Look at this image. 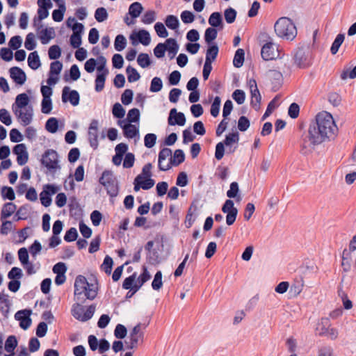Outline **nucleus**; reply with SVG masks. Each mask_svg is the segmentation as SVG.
<instances>
[{
    "instance_id": "f257e3e1",
    "label": "nucleus",
    "mask_w": 356,
    "mask_h": 356,
    "mask_svg": "<svg viewBox=\"0 0 356 356\" xmlns=\"http://www.w3.org/2000/svg\"><path fill=\"white\" fill-rule=\"evenodd\" d=\"M337 132L338 127L332 115L327 111L318 113L315 122L309 126L308 135L302 139V152L305 154L312 152L316 145L334 139Z\"/></svg>"
},
{
    "instance_id": "f03ea898",
    "label": "nucleus",
    "mask_w": 356,
    "mask_h": 356,
    "mask_svg": "<svg viewBox=\"0 0 356 356\" xmlns=\"http://www.w3.org/2000/svg\"><path fill=\"white\" fill-rule=\"evenodd\" d=\"M29 102L28 95L21 93L16 97L12 106L13 113L23 126L29 125L33 120V109Z\"/></svg>"
},
{
    "instance_id": "7ed1b4c3",
    "label": "nucleus",
    "mask_w": 356,
    "mask_h": 356,
    "mask_svg": "<svg viewBox=\"0 0 356 356\" xmlns=\"http://www.w3.org/2000/svg\"><path fill=\"white\" fill-rule=\"evenodd\" d=\"M274 29L278 37L287 40H293L297 35L296 27L288 17H280L275 22Z\"/></svg>"
},
{
    "instance_id": "20e7f679",
    "label": "nucleus",
    "mask_w": 356,
    "mask_h": 356,
    "mask_svg": "<svg viewBox=\"0 0 356 356\" xmlns=\"http://www.w3.org/2000/svg\"><path fill=\"white\" fill-rule=\"evenodd\" d=\"M82 303L77 301L74 304L72 309V315L77 320L86 322L93 316L95 312V305H90L86 312H84V307L81 305Z\"/></svg>"
},
{
    "instance_id": "39448f33",
    "label": "nucleus",
    "mask_w": 356,
    "mask_h": 356,
    "mask_svg": "<svg viewBox=\"0 0 356 356\" xmlns=\"http://www.w3.org/2000/svg\"><path fill=\"white\" fill-rule=\"evenodd\" d=\"M99 181L106 187L107 193L111 197L117 196L119 191L118 182L114 179H111V175L108 172H103Z\"/></svg>"
},
{
    "instance_id": "423d86ee",
    "label": "nucleus",
    "mask_w": 356,
    "mask_h": 356,
    "mask_svg": "<svg viewBox=\"0 0 356 356\" xmlns=\"http://www.w3.org/2000/svg\"><path fill=\"white\" fill-rule=\"evenodd\" d=\"M88 282L85 276L79 275L76 276L74 282V298L76 301L84 303L83 292Z\"/></svg>"
},
{
    "instance_id": "0eeeda50",
    "label": "nucleus",
    "mask_w": 356,
    "mask_h": 356,
    "mask_svg": "<svg viewBox=\"0 0 356 356\" xmlns=\"http://www.w3.org/2000/svg\"><path fill=\"white\" fill-rule=\"evenodd\" d=\"M42 163L49 170L59 169L57 152L53 149L45 152L42 159Z\"/></svg>"
},
{
    "instance_id": "6e6552de",
    "label": "nucleus",
    "mask_w": 356,
    "mask_h": 356,
    "mask_svg": "<svg viewBox=\"0 0 356 356\" xmlns=\"http://www.w3.org/2000/svg\"><path fill=\"white\" fill-rule=\"evenodd\" d=\"M31 314L32 310L31 309H24L19 310L15 314V320L19 321V326L24 330H28L31 325Z\"/></svg>"
},
{
    "instance_id": "1a4fd4ad",
    "label": "nucleus",
    "mask_w": 356,
    "mask_h": 356,
    "mask_svg": "<svg viewBox=\"0 0 356 356\" xmlns=\"http://www.w3.org/2000/svg\"><path fill=\"white\" fill-rule=\"evenodd\" d=\"M222 211L226 213V223L228 226L232 225L238 215V209L234 207V202H225L222 208Z\"/></svg>"
},
{
    "instance_id": "9d476101",
    "label": "nucleus",
    "mask_w": 356,
    "mask_h": 356,
    "mask_svg": "<svg viewBox=\"0 0 356 356\" xmlns=\"http://www.w3.org/2000/svg\"><path fill=\"white\" fill-rule=\"evenodd\" d=\"M172 151L169 148L162 149L159 154V168L162 171L169 170L171 165Z\"/></svg>"
},
{
    "instance_id": "9b49d317",
    "label": "nucleus",
    "mask_w": 356,
    "mask_h": 356,
    "mask_svg": "<svg viewBox=\"0 0 356 356\" xmlns=\"http://www.w3.org/2000/svg\"><path fill=\"white\" fill-rule=\"evenodd\" d=\"M34 26H37L38 35L41 41V42L44 44H47L49 40L54 38L55 31L54 28H45L42 29V25L40 24L38 26L36 25V20L34 19Z\"/></svg>"
},
{
    "instance_id": "f8f14e48",
    "label": "nucleus",
    "mask_w": 356,
    "mask_h": 356,
    "mask_svg": "<svg viewBox=\"0 0 356 356\" xmlns=\"http://www.w3.org/2000/svg\"><path fill=\"white\" fill-rule=\"evenodd\" d=\"M261 54L266 60L275 58L278 56L277 44L271 42L266 43L261 48Z\"/></svg>"
},
{
    "instance_id": "ddd939ff",
    "label": "nucleus",
    "mask_w": 356,
    "mask_h": 356,
    "mask_svg": "<svg viewBox=\"0 0 356 356\" xmlns=\"http://www.w3.org/2000/svg\"><path fill=\"white\" fill-rule=\"evenodd\" d=\"M62 100L63 102L69 101L73 106L79 103V95L76 90H70V87L65 86L63 89Z\"/></svg>"
},
{
    "instance_id": "4468645a",
    "label": "nucleus",
    "mask_w": 356,
    "mask_h": 356,
    "mask_svg": "<svg viewBox=\"0 0 356 356\" xmlns=\"http://www.w3.org/2000/svg\"><path fill=\"white\" fill-rule=\"evenodd\" d=\"M98 121L93 120L88 129V140L90 146L96 149L98 146Z\"/></svg>"
},
{
    "instance_id": "2eb2a0df",
    "label": "nucleus",
    "mask_w": 356,
    "mask_h": 356,
    "mask_svg": "<svg viewBox=\"0 0 356 356\" xmlns=\"http://www.w3.org/2000/svg\"><path fill=\"white\" fill-rule=\"evenodd\" d=\"M239 140V136L238 132L229 134L226 136L224 142V145L227 147V152L232 154L234 152L237 147V144Z\"/></svg>"
},
{
    "instance_id": "dca6fc26",
    "label": "nucleus",
    "mask_w": 356,
    "mask_h": 356,
    "mask_svg": "<svg viewBox=\"0 0 356 356\" xmlns=\"http://www.w3.org/2000/svg\"><path fill=\"white\" fill-rule=\"evenodd\" d=\"M154 180L151 178L136 176L134 181V189L135 191H138L140 188L148 190L154 186Z\"/></svg>"
},
{
    "instance_id": "f3484780",
    "label": "nucleus",
    "mask_w": 356,
    "mask_h": 356,
    "mask_svg": "<svg viewBox=\"0 0 356 356\" xmlns=\"http://www.w3.org/2000/svg\"><path fill=\"white\" fill-rule=\"evenodd\" d=\"M186 123V118L183 113L177 112L176 108H172L170 111L168 124L171 126L178 124L184 126Z\"/></svg>"
},
{
    "instance_id": "a211bd4d",
    "label": "nucleus",
    "mask_w": 356,
    "mask_h": 356,
    "mask_svg": "<svg viewBox=\"0 0 356 356\" xmlns=\"http://www.w3.org/2000/svg\"><path fill=\"white\" fill-rule=\"evenodd\" d=\"M130 40L134 45L137 44L136 40L145 46L148 45L151 41L149 33L145 30H140L138 33L131 35Z\"/></svg>"
},
{
    "instance_id": "6ab92c4d",
    "label": "nucleus",
    "mask_w": 356,
    "mask_h": 356,
    "mask_svg": "<svg viewBox=\"0 0 356 356\" xmlns=\"http://www.w3.org/2000/svg\"><path fill=\"white\" fill-rule=\"evenodd\" d=\"M37 3L39 7L38 10V21L40 22L49 16L48 10L53 5L50 0H38Z\"/></svg>"
},
{
    "instance_id": "aec40b11",
    "label": "nucleus",
    "mask_w": 356,
    "mask_h": 356,
    "mask_svg": "<svg viewBox=\"0 0 356 356\" xmlns=\"http://www.w3.org/2000/svg\"><path fill=\"white\" fill-rule=\"evenodd\" d=\"M195 202H192L186 216L185 223L187 228H190L193 225L199 215L198 209Z\"/></svg>"
},
{
    "instance_id": "412c9836",
    "label": "nucleus",
    "mask_w": 356,
    "mask_h": 356,
    "mask_svg": "<svg viewBox=\"0 0 356 356\" xmlns=\"http://www.w3.org/2000/svg\"><path fill=\"white\" fill-rule=\"evenodd\" d=\"M266 76L271 82L273 88L277 89L283 81V76L282 72L275 70H270L266 72Z\"/></svg>"
},
{
    "instance_id": "4be33fe9",
    "label": "nucleus",
    "mask_w": 356,
    "mask_h": 356,
    "mask_svg": "<svg viewBox=\"0 0 356 356\" xmlns=\"http://www.w3.org/2000/svg\"><path fill=\"white\" fill-rule=\"evenodd\" d=\"M60 190V188L51 185V184H47L44 185L43 191L40 194V200H51V197L56 194Z\"/></svg>"
},
{
    "instance_id": "5701e85b",
    "label": "nucleus",
    "mask_w": 356,
    "mask_h": 356,
    "mask_svg": "<svg viewBox=\"0 0 356 356\" xmlns=\"http://www.w3.org/2000/svg\"><path fill=\"white\" fill-rule=\"evenodd\" d=\"M10 77L14 81L19 84L23 85L26 81V74L24 71L17 67H13L10 70Z\"/></svg>"
},
{
    "instance_id": "b1692460",
    "label": "nucleus",
    "mask_w": 356,
    "mask_h": 356,
    "mask_svg": "<svg viewBox=\"0 0 356 356\" xmlns=\"http://www.w3.org/2000/svg\"><path fill=\"white\" fill-rule=\"evenodd\" d=\"M294 60L300 67H305L309 65L308 55L303 49H300L296 52Z\"/></svg>"
},
{
    "instance_id": "393cba45",
    "label": "nucleus",
    "mask_w": 356,
    "mask_h": 356,
    "mask_svg": "<svg viewBox=\"0 0 356 356\" xmlns=\"http://www.w3.org/2000/svg\"><path fill=\"white\" fill-rule=\"evenodd\" d=\"M70 216L75 220H79L83 216V209L79 202H70L68 204Z\"/></svg>"
},
{
    "instance_id": "a878e982",
    "label": "nucleus",
    "mask_w": 356,
    "mask_h": 356,
    "mask_svg": "<svg viewBox=\"0 0 356 356\" xmlns=\"http://www.w3.org/2000/svg\"><path fill=\"white\" fill-rule=\"evenodd\" d=\"M124 121H119L118 124L122 127L124 135L128 138H133L138 134V129L135 125L131 124H124Z\"/></svg>"
},
{
    "instance_id": "bb28decb",
    "label": "nucleus",
    "mask_w": 356,
    "mask_h": 356,
    "mask_svg": "<svg viewBox=\"0 0 356 356\" xmlns=\"http://www.w3.org/2000/svg\"><path fill=\"white\" fill-rule=\"evenodd\" d=\"M11 303L8 300V295L0 293V311L4 318H8Z\"/></svg>"
},
{
    "instance_id": "cd10ccee",
    "label": "nucleus",
    "mask_w": 356,
    "mask_h": 356,
    "mask_svg": "<svg viewBox=\"0 0 356 356\" xmlns=\"http://www.w3.org/2000/svg\"><path fill=\"white\" fill-rule=\"evenodd\" d=\"M17 209L13 202H7L2 207L1 212V219H6L10 217Z\"/></svg>"
},
{
    "instance_id": "c85d7f7f",
    "label": "nucleus",
    "mask_w": 356,
    "mask_h": 356,
    "mask_svg": "<svg viewBox=\"0 0 356 356\" xmlns=\"http://www.w3.org/2000/svg\"><path fill=\"white\" fill-rule=\"evenodd\" d=\"M341 266L344 272H348L351 268L352 256L351 252L345 248L342 252Z\"/></svg>"
},
{
    "instance_id": "c756f323",
    "label": "nucleus",
    "mask_w": 356,
    "mask_h": 356,
    "mask_svg": "<svg viewBox=\"0 0 356 356\" xmlns=\"http://www.w3.org/2000/svg\"><path fill=\"white\" fill-rule=\"evenodd\" d=\"M166 50L168 51L170 58H173L177 54L179 46L177 41L173 38H168L165 41Z\"/></svg>"
},
{
    "instance_id": "7c9ffc66",
    "label": "nucleus",
    "mask_w": 356,
    "mask_h": 356,
    "mask_svg": "<svg viewBox=\"0 0 356 356\" xmlns=\"http://www.w3.org/2000/svg\"><path fill=\"white\" fill-rule=\"evenodd\" d=\"M18 345V341L16 336L10 335L6 340L5 342V350L8 353L14 354V350Z\"/></svg>"
},
{
    "instance_id": "2f4dec72",
    "label": "nucleus",
    "mask_w": 356,
    "mask_h": 356,
    "mask_svg": "<svg viewBox=\"0 0 356 356\" xmlns=\"http://www.w3.org/2000/svg\"><path fill=\"white\" fill-rule=\"evenodd\" d=\"M218 54V47L216 44L210 46L207 50L205 63L212 64Z\"/></svg>"
},
{
    "instance_id": "473e14b6",
    "label": "nucleus",
    "mask_w": 356,
    "mask_h": 356,
    "mask_svg": "<svg viewBox=\"0 0 356 356\" xmlns=\"http://www.w3.org/2000/svg\"><path fill=\"white\" fill-rule=\"evenodd\" d=\"M28 65L33 70H37L41 65L37 51L31 52L28 57Z\"/></svg>"
},
{
    "instance_id": "72a5a7b5",
    "label": "nucleus",
    "mask_w": 356,
    "mask_h": 356,
    "mask_svg": "<svg viewBox=\"0 0 356 356\" xmlns=\"http://www.w3.org/2000/svg\"><path fill=\"white\" fill-rule=\"evenodd\" d=\"M108 74V72H102L101 73H97L95 79V90L97 92H100L104 89L106 78Z\"/></svg>"
},
{
    "instance_id": "f704fd0d",
    "label": "nucleus",
    "mask_w": 356,
    "mask_h": 356,
    "mask_svg": "<svg viewBox=\"0 0 356 356\" xmlns=\"http://www.w3.org/2000/svg\"><path fill=\"white\" fill-rule=\"evenodd\" d=\"M97 287H96V289H93V284L88 283L83 292V298L85 299V301L86 299L90 300H94L97 296Z\"/></svg>"
},
{
    "instance_id": "c9c22d12",
    "label": "nucleus",
    "mask_w": 356,
    "mask_h": 356,
    "mask_svg": "<svg viewBox=\"0 0 356 356\" xmlns=\"http://www.w3.org/2000/svg\"><path fill=\"white\" fill-rule=\"evenodd\" d=\"M147 261L153 266H156V264L161 262L159 258V254L157 249H153L152 250L148 252L146 257Z\"/></svg>"
},
{
    "instance_id": "e433bc0d",
    "label": "nucleus",
    "mask_w": 356,
    "mask_h": 356,
    "mask_svg": "<svg viewBox=\"0 0 356 356\" xmlns=\"http://www.w3.org/2000/svg\"><path fill=\"white\" fill-rule=\"evenodd\" d=\"M185 155L181 149L175 151L173 156L171 155V165L177 166L184 161Z\"/></svg>"
},
{
    "instance_id": "4c0bfd02",
    "label": "nucleus",
    "mask_w": 356,
    "mask_h": 356,
    "mask_svg": "<svg viewBox=\"0 0 356 356\" xmlns=\"http://www.w3.org/2000/svg\"><path fill=\"white\" fill-rule=\"evenodd\" d=\"M113 266V259L110 256L106 255L104 259L103 264L101 265V269L104 270L106 274L110 275L111 273Z\"/></svg>"
},
{
    "instance_id": "58836bf2",
    "label": "nucleus",
    "mask_w": 356,
    "mask_h": 356,
    "mask_svg": "<svg viewBox=\"0 0 356 356\" xmlns=\"http://www.w3.org/2000/svg\"><path fill=\"white\" fill-rule=\"evenodd\" d=\"M245 52L243 49H238L235 53L233 64L236 67H241L244 62Z\"/></svg>"
},
{
    "instance_id": "ea45409f",
    "label": "nucleus",
    "mask_w": 356,
    "mask_h": 356,
    "mask_svg": "<svg viewBox=\"0 0 356 356\" xmlns=\"http://www.w3.org/2000/svg\"><path fill=\"white\" fill-rule=\"evenodd\" d=\"M338 296L341 298L345 309H350L353 307V302L349 299L347 293L341 289H338Z\"/></svg>"
},
{
    "instance_id": "a19ab883",
    "label": "nucleus",
    "mask_w": 356,
    "mask_h": 356,
    "mask_svg": "<svg viewBox=\"0 0 356 356\" xmlns=\"http://www.w3.org/2000/svg\"><path fill=\"white\" fill-rule=\"evenodd\" d=\"M30 209L31 207L29 204L20 207L15 215V217L17 216L16 220H26L28 218Z\"/></svg>"
},
{
    "instance_id": "79ce46f5",
    "label": "nucleus",
    "mask_w": 356,
    "mask_h": 356,
    "mask_svg": "<svg viewBox=\"0 0 356 356\" xmlns=\"http://www.w3.org/2000/svg\"><path fill=\"white\" fill-rule=\"evenodd\" d=\"M143 9V8L141 3L139 2H134L129 6V13L133 18H136L140 15Z\"/></svg>"
},
{
    "instance_id": "37998d69",
    "label": "nucleus",
    "mask_w": 356,
    "mask_h": 356,
    "mask_svg": "<svg viewBox=\"0 0 356 356\" xmlns=\"http://www.w3.org/2000/svg\"><path fill=\"white\" fill-rule=\"evenodd\" d=\"M222 19L221 14L218 12L213 13L209 18V24L213 27H218L222 25Z\"/></svg>"
},
{
    "instance_id": "c03bdc74",
    "label": "nucleus",
    "mask_w": 356,
    "mask_h": 356,
    "mask_svg": "<svg viewBox=\"0 0 356 356\" xmlns=\"http://www.w3.org/2000/svg\"><path fill=\"white\" fill-rule=\"evenodd\" d=\"M162 272L161 270H158L154 275V280L152 282V287L155 291H159L163 286V281H162Z\"/></svg>"
},
{
    "instance_id": "a18cd8bd",
    "label": "nucleus",
    "mask_w": 356,
    "mask_h": 356,
    "mask_svg": "<svg viewBox=\"0 0 356 356\" xmlns=\"http://www.w3.org/2000/svg\"><path fill=\"white\" fill-rule=\"evenodd\" d=\"M165 23L168 28L172 30L177 29L179 25L178 18L172 15H169L166 17Z\"/></svg>"
},
{
    "instance_id": "49530a36",
    "label": "nucleus",
    "mask_w": 356,
    "mask_h": 356,
    "mask_svg": "<svg viewBox=\"0 0 356 356\" xmlns=\"http://www.w3.org/2000/svg\"><path fill=\"white\" fill-rule=\"evenodd\" d=\"M78 236L79 234L76 229L75 227H70L66 231L64 240L67 243H70L77 240Z\"/></svg>"
},
{
    "instance_id": "de8ad7c7",
    "label": "nucleus",
    "mask_w": 356,
    "mask_h": 356,
    "mask_svg": "<svg viewBox=\"0 0 356 356\" xmlns=\"http://www.w3.org/2000/svg\"><path fill=\"white\" fill-rule=\"evenodd\" d=\"M126 72L127 74V79L129 82H135L139 80L140 78V75L137 72V70L131 66H128L127 67Z\"/></svg>"
},
{
    "instance_id": "09e8293b",
    "label": "nucleus",
    "mask_w": 356,
    "mask_h": 356,
    "mask_svg": "<svg viewBox=\"0 0 356 356\" xmlns=\"http://www.w3.org/2000/svg\"><path fill=\"white\" fill-rule=\"evenodd\" d=\"M127 44V40L122 35H118L115 38L114 46L118 51L123 50Z\"/></svg>"
},
{
    "instance_id": "8fccbe9b",
    "label": "nucleus",
    "mask_w": 356,
    "mask_h": 356,
    "mask_svg": "<svg viewBox=\"0 0 356 356\" xmlns=\"http://www.w3.org/2000/svg\"><path fill=\"white\" fill-rule=\"evenodd\" d=\"M22 276V270L18 267H13L8 273V277L10 280H19Z\"/></svg>"
},
{
    "instance_id": "3c124183",
    "label": "nucleus",
    "mask_w": 356,
    "mask_h": 356,
    "mask_svg": "<svg viewBox=\"0 0 356 356\" xmlns=\"http://www.w3.org/2000/svg\"><path fill=\"white\" fill-rule=\"evenodd\" d=\"M108 17L107 10L105 8H98L95 13V18L98 22H102L107 19Z\"/></svg>"
},
{
    "instance_id": "603ef678",
    "label": "nucleus",
    "mask_w": 356,
    "mask_h": 356,
    "mask_svg": "<svg viewBox=\"0 0 356 356\" xmlns=\"http://www.w3.org/2000/svg\"><path fill=\"white\" fill-rule=\"evenodd\" d=\"M151 275L147 270V268L145 266H143L142 267V273L138 276L137 279V282L140 284L143 285L145 282H147L151 278Z\"/></svg>"
},
{
    "instance_id": "864d4df0",
    "label": "nucleus",
    "mask_w": 356,
    "mask_h": 356,
    "mask_svg": "<svg viewBox=\"0 0 356 356\" xmlns=\"http://www.w3.org/2000/svg\"><path fill=\"white\" fill-rule=\"evenodd\" d=\"M127 334V327L122 324H118L114 330V335L118 339L125 338Z\"/></svg>"
},
{
    "instance_id": "5fc2aeb1",
    "label": "nucleus",
    "mask_w": 356,
    "mask_h": 356,
    "mask_svg": "<svg viewBox=\"0 0 356 356\" xmlns=\"http://www.w3.org/2000/svg\"><path fill=\"white\" fill-rule=\"evenodd\" d=\"M218 32L214 28H208L205 31L204 40L207 44H210L217 38Z\"/></svg>"
},
{
    "instance_id": "6e6d98bb",
    "label": "nucleus",
    "mask_w": 356,
    "mask_h": 356,
    "mask_svg": "<svg viewBox=\"0 0 356 356\" xmlns=\"http://www.w3.org/2000/svg\"><path fill=\"white\" fill-rule=\"evenodd\" d=\"M65 6L64 4L59 6V8L54 10L52 13V18L55 22H61L63 19V15L65 12Z\"/></svg>"
},
{
    "instance_id": "4d7b16f0",
    "label": "nucleus",
    "mask_w": 356,
    "mask_h": 356,
    "mask_svg": "<svg viewBox=\"0 0 356 356\" xmlns=\"http://www.w3.org/2000/svg\"><path fill=\"white\" fill-rule=\"evenodd\" d=\"M58 123L57 119L55 118H51L47 121L45 128L49 132L54 134L58 130Z\"/></svg>"
},
{
    "instance_id": "13d9d810",
    "label": "nucleus",
    "mask_w": 356,
    "mask_h": 356,
    "mask_svg": "<svg viewBox=\"0 0 356 356\" xmlns=\"http://www.w3.org/2000/svg\"><path fill=\"white\" fill-rule=\"evenodd\" d=\"M101 241H102V239H101L100 235L96 236L92 240V241L90 243L89 248H88V252L90 254H93L99 250Z\"/></svg>"
},
{
    "instance_id": "bf43d9fd",
    "label": "nucleus",
    "mask_w": 356,
    "mask_h": 356,
    "mask_svg": "<svg viewBox=\"0 0 356 356\" xmlns=\"http://www.w3.org/2000/svg\"><path fill=\"white\" fill-rule=\"evenodd\" d=\"M163 88V82L161 78L154 77L151 81L149 90L152 92H157L161 90Z\"/></svg>"
},
{
    "instance_id": "052dcab7",
    "label": "nucleus",
    "mask_w": 356,
    "mask_h": 356,
    "mask_svg": "<svg viewBox=\"0 0 356 356\" xmlns=\"http://www.w3.org/2000/svg\"><path fill=\"white\" fill-rule=\"evenodd\" d=\"M344 35L343 34H339L337 38H335L334 42L332 44L330 51L332 54H336L338 51L340 46L343 43L344 40Z\"/></svg>"
},
{
    "instance_id": "680f3d73",
    "label": "nucleus",
    "mask_w": 356,
    "mask_h": 356,
    "mask_svg": "<svg viewBox=\"0 0 356 356\" xmlns=\"http://www.w3.org/2000/svg\"><path fill=\"white\" fill-rule=\"evenodd\" d=\"M18 258L22 265H25L26 263L29 262V256L28 250L23 247L19 249L18 250Z\"/></svg>"
},
{
    "instance_id": "e2e57ef3",
    "label": "nucleus",
    "mask_w": 356,
    "mask_h": 356,
    "mask_svg": "<svg viewBox=\"0 0 356 356\" xmlns=\"http://www.w3.org/2000/svg\"><path fill=\"white\" fill-rule=\"evenodd\" d=\"M236 14H237L236 11L234 8H227L224 12V16H225V21L227 22V23H228V24L233 23L236 19Z\"/></svg>"
},
{
    "instance_id": "0e129e2a",
    "label": "nucleus",
    "mask_w": 356,
    "mask_h": 356,
    "mask_svg": "<svg viewBox=\"0 0 356 356\" xmlns=\"http://www.w3.org/2000/svg\"><path fill=\"white\" fill-rule=\"evenodd\" d=\"M49 58L51 60L58 58L61 55V49L58 45H52L48 51Z\"/></svg>"
},
{
    "instance_id": "69168bd1",
    "label": "nucleus",
    "mask_w": 356,
    "mask_h": 356,
    "mask_svg": "<svg viewBox=\"0 0 356 356\" xmlns=\"http://www.w3.org/2000/svg\"><path fill=\"white\" fill-rule=\"evenodd\" d=\"M79 231L85 238H89L92 234V230L83 220L79 222Z\"/></svg>"
},
{
    "instance_id": "338daca9",
    "label": "nucleus",
    "mask_w": 356,
    "mask_h": 356,
    "mask_svg": "<svg viewBox=\"0 0 356 356\" xmlns=\"http://www.w3.org/2000/svg\"><path fill=\"white\" fill-rule=\"evenodd\" d=\"M156 19V12L154 10L147 11L142 17V22L145 24H150Z\"/></svg>"
},
{
    "instance_id": "774afa93",
    "label": "nucleus",
    "mask_w": 356,
    "mask_h": 356,
    "mask_svg": "<svg viewBox=\"0 0 356 356\" xmlns=\"http://www.w3.org/2000/svg\"><path fill=\"white\" fill-rule=\"evenodd\" d=\"M137 62L143 68L148 67L151 63L148 54L144 53H141L138 55Z\"/></svg>"
}]
</instances>
